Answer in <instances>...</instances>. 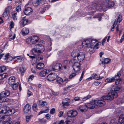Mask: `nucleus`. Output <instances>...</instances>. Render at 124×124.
I'll list each match as a JSON object with an SVG mask.
<instances>
[{
  "label": "nucleus",
  "instance_id": "nucleus-1",
  "mask_svg": "<svg viewBox=\"0 0 124 124\" xmlns=\"http://www.w3.org/2000/svg\"><path fill=\"white\" fill-rule=\"evenodd\" d=\"M104 4L101 3L100 2L98 4L94 3L91 6V8L90 6L89 7L90 10H91L92 11L89 12V15H92L93 13L96 10L101 11L104 10L105 8H109L111 7H113L115 2L112 0H103Z\"/></svg>",
  "mask_w": 124,
  "mask_h": 124
},
{
  "label": "nucleus",
  "instance_id": "nucleus-2",
  "mask_svg": "<svg viewBox=\"0 0 124 124\" xmlns=\"http://www.w3.org/2000/svg\"><path fill=\"white\" fill-rule=\"evenodd\" d=\"M118 94L115 91H111L108 93V95L103 96L102 98L105 100H111L114 98L117 97Z\"/></svg>",
  "mask_w": 124,
  "mask_h": 124
},
{
  "label": "nucleus",
  "instance_id": "nucleus-3",
  "mask_svg": "<svg viewBox=\"0 0 124 124\" xmlns=\"http://www.w3.org/2000/svg\"><path fill=\"white\" fill-rule=\"evenodd\" d=\"M62 65L57 61L53 62L51 65L53 70L55 71L60 70L62 68Z\"/></svg>",
  "mask_w": 124,
  "mask_h": 124
},
{
  "label": "nucleus",
  "instance_id": "nucleus-4",
  "mask_svg": "<svg viewBox=\"0 0 124 124\" xmlns=\"http://www.w3.org/2000/svg\"><path fill=\"white\" fill-rule=\"evenodd\" d=\"M45 48L43 45L38 44L35 45L32 50L36 53H40L43 52L45 50Z\"/></svg>",
  "mask_w": 124,
  "mask_h": 124
},
{
  "label": "nucleus",
  "instance_id": "nucleus-5",
  "mask_svg": "<svg viewBox=\"0 0 124 124\" xmlns=\"http://www.w3.org/2000/svg\"><path fill=\"white\" fill-rule=\"evenodd\" d=\"M91 46L89 39H84L81 45H79L78 46V48L80 49L83 47L87 48Z\"/></svg>",
  "mask_w": 124,
  "mask_h": 124
},
{
  "label": "nucleus",
  "instance_id": "nucleus-6",
  "mask_svg": "<svg viewBox=\"0 0 124 124\" xmlns=\"http://www.w3.org/2000/svg\"><path fill=\"white\" fill-rule=\"evenodd\" d=\"M102 97L103 96L101 97L100 100H94L95 105L102 106L105 104V102L104 100H105V99L102 98Z\"/></svg>",
  "mask_w": 124,
  "mask_h": 124
},
{
  "label": "nucleus",
  "instance_id": "nucleus-7",
  "mask_svg": "<svg viewBox=\"0 0 124 124\" xmlns=\"http://www.w3.org/2000/svg\"><path fill=\"white\" fill-rule=\"evenodd\" d=\"M78 114V112L76 110H72L68 111L67 114L68 117H72L76 116Z\"/></svg>",
  "mask_w": 124,
  "mask_h": 124
},
{
  "label": "nucleus",
  "instance_id": "nucleus-8",
  "mask_svg": "<svg viewBox=\"0 0 124 124\" xmlns=\"http://www.w3.org/2000/svg\"><path fill=\"white\" fill-rule=\"evenodd\" d=\"M57 75L56 74L51 73L47 76V80L49 81H52L54 80L57 78Z\"/></svg>",
  "mask_w": 124,
  "mask_h": 124
},
{
  "label": "nucleus",
  "instance_id": "nucleus-9",
  "mask_svg": "<svg viewBox=\"0 0 124 124\" xmlns=\"http://www.w3.org/2000/svg\"><path fill=\"white\" fill-rule=\"evenodd\" d=\"M91 95H88L87 96L84 97V98H80L79 97H75L73 100L75 101H77L78 100H80L81 101H85L89 99L91 97Z\"/></svg>",
  "mask_w": 124,
  "mask_h": 124
},
{
  "label": "nucleus",
  "instance_id": "nucleus-10",
  "mask_svg": "<svg viewBox=\"0 0 124 124\" xmlns=\"http://www.w3.org/2000/svg\"><path fill=\"white\" fill-rule=\"evenodd\" d=\"M39 37L35 35L32 36L30 38V41L31 43L36 44L39 41Z\"/></svg>",
  "mask_w": 124,
  "mask_h": 124
},
{
  "label": "nucleus",
  "instance_id": "nucleus-11",
  "mask_svg": "<svg viewBox=\"0 0 124 124\" xmlns=\"http://www.w3.org/2000/svg\"><path fill=\"white\" fill-rule=\"evenodd\" d=\"M85 55V53L80 51L77 57L78 60L80 62L83 61L84 59Z\"/></svg>",
  "mask_w": 124,
  "mask_h": 124
},
{
  "label": "nucleus",
  "instance_id": "nucleus-12",
  "mask_svg": "<svg viewBox=\"0 0 124 124\" xmlns=\"http://www.w3.org/2000/svg\"><path fill=\"white\" fill-rule=\"evenodd\" d=\"M50 70L49 69H45L41 71L39 73L40 76L42 77H45L46 75L49 73Z\"/></svg>",
  "mask_w": 124,
  "mask_h": 124
},
{
  "label": "nucleus",
  "instance_id": "nucleus-13",
  "mask_svg": "<svg viewBox=\"0 0 124 124\" xmlns=\"http://www.w3.org/2000/svg\"><path fill=\"white\" fill-rule=\"evenodd\" d=\"M87 108L93 109L95 107V102L94 100L91 101L90 102L85 104Z\"/></svg>",
  "mask_w": 124,
  "mask_h": 124
},
{
  "label": "nucleus",
  "instance_id": "nucleus-14",
  "mask_svg": "<svg viewBox=\"0 0 124 124\" xmlns=\"http://www.w3.org/2000/svg\"><path fill=\"white\" fill-rule=\"evenodd\" d=\"M32 11L33 10L31 8L28 7L25 9L23 12L25 15H29L31 14Z\"/></svg>",
  "mask_w": 124,
  "mask_h": 124
},
{
  "label": "nucleus",
  "instance_id": "nucleus-15",
  "mask_svg": "<svg viewBox=\"0 0 124 124\" xmlns=\"http://www.w3.org/2000/svg\"><path fill=\"white\" fill-rule=\"evenodd\" d=\"M70 101V100L69 98H66L64 99L62 103L63 107H65L66 106L69 105Z\"/></svg>",
  "mask_w": 124,
  "mask_h": 124
},
{
  "label": "nucleus",
  "instance_id": "nucleus-16",
  "mask_svg": "<svg viewBox=\"0 0 124 124\" xmlns=\"http://www.w3.org/2000/svg\"><path fill=\"white\" fill-rule=\"evenodd\" d=\"M72 67L75 71H78L80 70V64L79 62L76 63Z\"/></svg>",
  "mask_w": 124,
  "mask_h": 124
},
{
  "label": "nucleus",
  "instance_id": "nucleus-17",
  "mask_svg": "<svg viewBox=\"0 0 124 124\" xmlns=\"http://www.w3.org/2000/svg\"><path fill=\"white\" fill-rule=\"evenodd\" d=\"M31 106L29 104H26L24 107L23 110L25 113H31L30 109H31Z\"/></svg>",
  "mask_w": 124,
  "mask_h": 124
},
{
  "label": "nucleus",
  "instance_id": "nucleus-18",
  "mask_svg": "<svg viewBox=\"0 0 124 124\" xmlns=\"http://www.w3.org/2000/svg\"><path fill=\"white\" fill-rule=\"evenodd\" d=\"M15 78L12 76L10 77L8 79V82L9 84L10 85H12L15 83Z\"/></svg>",
  "mask_w": 124,
  "mask_h": 124
},
{
  "label": "nucleus",
  "instance_id": "nucleus-19",
  "mask_svg": "<svg viewBox=\"0 0 124 124\" xmlns=\"http://www.w3.org/2000/svg\"><path fill=\"white\" fill-rule=\"evenodd\" d=\"M28 20L26 19L25 17H24L22 19L20 20L19 23L21 26L22 25L23 26H24L28 23Z\"/></svg>",
  "mask_w": 124,
  "mask_h": 124
},
{
  "label": "nucleus",
  "instance_id": "nucleus-20",
  "mask_svg": "<svg viewBox=\"0 0 124 124\" xmlns=\"http://www.w3.org/2000/svg\"><path fill=\"white\" fill-rule=\"evenodd\" d=\"M80 51L78 50H74L71 53V55L73 57H77Z\"/></svg>",
  "mask_w": 124,
  "mask_h": 124
},
{
  "label": "nucleus",
  "instance_id": "nucleus-21",
  "mask_svg": "<svg viewBox=\"0 0 124 124\" xmlns=\"http://www.w3.org/2000/svg\"><path fill=\"white\" fill-rule=\"evenodd\" d=\"M10 94V92L9 91H5L2 92L0 94L1 95L2 97H3L7 99L6 97L8 96Z\"/></svg>",
  "mask_w": 124,
  "mask_h": 124
},
{
  "label": "nucleus",
  "instance_id": "nucleus-22",
  "mask_svg": "<svg viewBox=\"0 0 124 124\" xmlns=\"http://www.w3.org/2000/svg\"><path fill=\"white\" fill-rule=\"evenodd\" d=\"M11 7L10 6H8L5 10V11L3 13L2 16L4 17H6L7 16L9 12V10L11 9Z\"/></svg>",
  "mask_w": 124,
  "mask_h": 124
},
{
  "label": "nucleus",
  "instance_id": "nucleus-23",
  "mask_svg": "<svg viewBox=\"0 0 124 124\" xmlns=\"http://www.w3.org/2000/svg\"><path fill=\"white\" fill-rule=\"evenodd\" d=\"M8 108V107L7 106L1 107L0 108V114L3 113H6L7 111V110Z\"/></svg>",
  "mask_w": 124,
  "mask_h": 124
},
{
  "label": "nucleus",
  "instance_id": "nucleus-24",
  "mask_svg": "<svg viewBox=\"0 0 124 124\" xmlns=\"http://www.w3.org/2000/svg\"><path fill=\"white\" fill-rule=\"evenodd\" d=\"M78 62H77V60L76 59L74 58H72L70 61L69 64L70 65L72 66L73 67L74 65L76 63Z\"/></svg>",
  "mask_w": 124,
  "mask_h": 124
},
{
  "label": "nucleus",
  "instance_id": "nucleus-25",
  "mask_svg": "<svg viewBox=\"0 0 124 124\" xmlns=\"http://www.w3.org/2000/svg\"><path fill=\"white\" fill-rule=\"evenodd\" d=\"M7 110V111L6 113L7 114V116L11 115L12 114H14L15 112V110L14 109H9V107L8 109Z\"/></svg>",
  "mask_w": 124,
  "mask_h": 124
},
{
  "label": "nucleus",
  "instance_id": "nucleus-26",
  "mask_svg": "<svg viewBox=\"0 0 124 124\" xmlns=\"http://www.w3.org/2000/svg\"><path fill=\"white\" fill-rule=\"evenodd\" d=\"M4 59L6 60V61L7 62L11 61L12 59V57L9 56V53H8L6 54Z\"/></svg>",
  "mask_w": 124,
  "mask_h": 124
},
{
  "label": "nucleus",
  "instance_id": "nucleus-27",
  "mask_svg": "<svg viewBox=\"0 0 124 124\" xmlns=\"http://www.w3.org/2000/svg\"><path fill=\"white\" fill-rule=\"evenodd\" d=\"M29 32V30L28 28H23L21 31L23 35L27 34Z\"/></svg>",
  "mask_w": 124,
  "mask_h": 124
},
{
  "label": "nucleus",
  "instance_id": "nucleus-28",
  "mask_svg": "<svg viewBox=\"0 0 124 124\" xmlns=\"http://www.w3.org/2000/svg\"><path fill=\"white\" fill-rule=\"evenodd\" d=\"M87 108L85 106V104L84 105L80 106L79 107L78 110L80 111L81 112H84L86 110Z\"/></svg>",
  "mask_w": 124,
  "mask_h": 124
},
{
  "label": "nucleus",
  "instance_id": "nucleus-29",
  "mask_svg": "<svg viewBox=\"0 0 124 124\" xmlns=\"http://www.w3.org/2000/svg\"><path fill=\"white\" fill-rule=\"evenodd\" d=\"M124 70L123 69V68H122L120 71L117 73V75L115 76V78H115L116 79L115 80L119 79L121 75V73H122Z\"/></svg>",
  "mask_w": 124,
  "mask_h": 124
},
{
  "label": "nucleus",
  "instance_id": "nucleus-30",
  "mask_svg": "<svg viewBox=\"0 0 124 124\" xmlns=\"http://www.w3.org/2000/svg\"><path fill=\"white\" fill-rule=\"evenodd\" d=\"M44 66V63L41 62L38 63L36 66V68L39 69L40 70L43 68Z\"/></svg>",
  "mask_w": 124,
  "mask_h": 124
},
{
  "label": "nucleus",
  "instance_id": "nucleus-31",
  "mask_svg": "<svg viewBox=\"0 0 124 124\" xmlns=\"http://www.w3.org/2000/svg\"><path fill=\"white\" fill-rule=\"evenodd\" d=\"M119 124H124V115H121L120 116L119 118Z\"/></svg>",
  "mask_w": 124,
  "mask_h": 124
},
{
  "label": "nucleus",
  "instance_id": "nucleus-32",
  "mask_svg": "<svg viewBox=\"0 0 124 124\" xmlns=\"http://www.w3.org/2000/svg\"><path fill=\"white\" fill-rule=\"evenodd\" d=\"M115 79H116L114 78V77H112L111 78H108L106 79L105 82L106 83L113 82L114 81Z\"/></svg>",
  "mask_w": 124,
  "mask_h": 124
},
{
  "label": "nucleus",
  "instance_id": "nucleus-33",
  "mask_svg": "<svg viewBox=\"0 0 124 124\" xmlns=\"http://www.w3.org/2000/svg\"><path fill=\"white\" fill-rule=\"evenodd\" d=\"M91 46H93L95 43L98 42V41L95 39H89Z\"/></svg>",
  "mask_w": 124,
  "mask_h": 124
},
{
  "label": "nucleus",
  "instance_id": "nucleus-34",
  "mask_svg": "<svg viewBox=\"0 0 124 124\" xmlns=\"http://www.w3.org/2000/svg\"><path fill=\"white\" fill-rule=\"evenodd\" d=\"M103 14L102 13H100L97 14L96 16H94L93 17V18H99L98 19V20L99 21H100L101 19V16H103Z\"/></svg>",
  "mask_w": 124,
  "mask_h": 124
},
{
  "label": "nucleus",
  "instance_id": "nucleus-35",
  "mask_svg": "<svg viewBox=\"0 0 124 124\" xmlns=\"http://www.w3.org/2000/svg\"><path fill=\"white\" fill-rule=\"evenodd\" d=\"M25 70V69L23 67L20 68L17 70L18 73H20L21 72V75L22 76L23 75V73L24 72Z\"/></svg>",
  "mask_w": 124,
  "mask_h": 124
},
{
  "label": "nucleus",
  "instance_id": "nucleus-36",
  "mask_svg": "<svg viewBox=\"0 0 124 124\" xmlns=\"http://www.w3.org/2000/svg\"><path fill=\"white\" fill-rule=\"evenodd\" d=\"M110 60L108 58H105L102 60V63L104 64H107L109 62Z\"/></svg>",
  "mask_w": 124,
  "mask_h": 124
},
{
  "label": "nucleus",
  "instance_id": "nucleus-37",
  "mask_svg": "<svg viewBox=\"0 0 124 124\" xmlns=\"http://www.w3.org/2000/svg\"><path fill=\"white\" fill-rule=\"evenodd\" d=\"M49 107H47L45 108V109L44 110H41L40 111L38 115H40L43 113H47L49 111Z\"/></svg>",
  "mask_w": 124,
  "mask_h": 124
},
{
  "label": "nucleus",
  "instance_id": "nucleus-38",
  "mask_svg": "<svg viewBox=\"0 0 124 124\" xmlns=\"http://www.w3.org/2000/svg\"><path fill=\"white\" fill-rule=\"evenodd\" d=\"M120 123H119V121L118 122H117V121L115 119H112L110 122L109 124H119Z\"/></svg>",
  "mask_w": 124,
  "mask_h": 124
},
{
  "label": "nucleus",
  "instance_id": "nucleus-39",
  "mask_svg": "<svg viewBox=\"0 0 124 124\" xmlns=\"http://www.w3.org/2000/svg\"><path fill=\"white\" fill-rule=\"evenodd\" d=\"M11 15H12V17L13 19V20L14 21L16 20L17 19V17L16 16L17 13H13L12 12L11 14Z\"/></svg>",
  "mask_w": 124,
  "mask_h": 124
},
{
  "label": "nucleus",
  "instance_id": "nucleus-40",
  "mask_svg": "<svg viewBox=\"0 0 124 124\" xmlns=\"http://www.w3.org/2000/svg\"><path fill=\"white\" fill-rule=\"evenodd\" d=\"M56 82L60 84H62L63 83V80L60 77L56 78Z\"/></svg>",
  "mask_w": 124,
  "mask_h": 124
},
{
  "label": "nucleus",
  "instance_id": "nucleus-41",
  "mask_svg": "<svg viewBox=\"0 0 124 124\" xmlns=\"http://www.w3.org/2000/svg\"><path fill=\"white\" fill-rule=\"evenodd\" d=\"M42 0H37L33 2V4L34 6H37L42 2Z\"/></svg>",
  "mask_w": 124,
  "mask_h": 124
},
{
  "label": "nucleus",
  "instance_id": "nucleus-42",
  "mask_svg": "<svg viewBox=\"0 0 124 124\" xmlns=\"http://www.w3.org/2000/svg\"><path fill=\"white\" fill-rule=\"evenodd\" d=\"M8 77V75L7 73H4L3 74H0V80H2L4 78Z\"/></svg>",
  "mask_w": 124,
  "mask_h": 124
},
{
  "label": "nucleus",
  "instance_id": "nucleus-43",
  "mask_svg": "<svg viewBox=\"0 0 124 124\" xmlns=\"http://www.w3.org/2000/svg\"><path fill=\"white\" fill-rule=\"evenodd\" d=\"M39 105H41V106H43L46 105L47 103L45 101H40L39 102Z\"/></svg>",
  "mask_w": 124,
  "mask_h": 124
},
{
  "label": "nucleus",
  "instance_id": "nucleus-44",
  "mask_svg": "<svg viewBox=\"0 0 124 124\" xmlns=\"http://www.w3.org/2000/svg\"><path fill=\"white\" fill-rule=\"evenodd\" d=\"M15 59V60L17 61V62H20L22 61L23 60V58L21 56H16L14 57Z\"/></svg>",
  "mask_w": 124,
  "mask_h": 124
},
{
  "label": "nucleus",
  "instance_id": "nucleus-45",
  "mask_svg": "<svg viewBox=\"0 0 124 124\" xmlns=\"http://www.w3.org/2000/svg\"><path fill=\"white\" fill-rule=\"evenodd\" d=\"M39 122L41 124H44L46 122V120L44 118L39 119Z\"/></svg>",
  "mask_w": 124,
  "mask_h": 124
},
{
  "label": "nucleus",
  "instance_id": "nucleus-46",
  "mask_svg": "<svg viewBox=\"0 0 124 124\" xmlns=\"http://www.w3.org/2000/svg\"><path fill=\"white\" fill-rule=\"evenodd\" d=\"M7 100L5 99L4 97L1 96V95H0V102H2L6 101H7Z\"/></svg>",
  "mask_w": 124,
  "mask_h": 124
},
{
  "label": "nucleus",
  "instance_id": "nucleus-47",
  "mask_svg": "<svg viewBox=\"0 0 124 124\" xmlns=\"http://www.w3.org/2000/svg\"><path fill=\"white\" fill-rule=\"evenodd\" d=\"M6 70V68L5 66H3L0 67V72H2L4 71H5Z\"/></svg>",
  "mask_w": 124,
  "mask_h": 124
},
{
  "label": "nucleus",
  "instance_id": "nucleus-48",
  "mask_svg": "<svg viewBox=\"0 0 124 124\" xmlns=\"http://www.w3.org/2000/svg\"><path fill=\"white\" fill-rule=\"evenodd\" d=\"M88 48V50L90 51V53H93L94 52L93 49H94L93 48V46H90L87 47Z\"/></svg>",
  "mask_w": 124,
  "mask_h": 124
},
{
  "label": "nucleus",
  "instance_id": "nucleus-49",
  "mask_svg": "<svg viewBox=\"0 0 124 124\" xmlns=\"http://www.w3.org/2000/svg\"><path fill=\"white\" fill-rule=\"evenodd\" d=\"M19 84V83L18 82L16 83H14V84L13 85L12 88L13 90H16L17 88L18 87Z\"/></svg>",
  "mask_w": 124,
  "mask_h": 124
},
{
  "label": "nucleus",
  "instance_id": "nucleus-50",
  "mask_svg": "<svg viewBox=\"0 0 124 124\" xmlns=\"http://www.w3.org/2000/svg\"><path fill=\"white\" fill-rule=\"evenodd\" d=\"M97 77V75L95 73H94L91 75V77L88 78V79H90L92 80L93 79H94L95 78H96Z\"/></svg>",
  "mask_w": 124,
  "mask_h": 124
},
{
  "label": "nucleus",
  "instance_id": "nucleus-51",
  "mask_svg": "<svg viewBox=\"0 0 124 124\" xmlns=\"http://www.w3.org/2000/svg\"><path fill=\"white\" fill-rule=\"evenodd\" d=\"M77 74L76 73H71L69 76V78L70 79H71L72 78L74 77Z\"/></svg>",
  "mask_w": 124,
  "mask_h": 124
},
{
  "label": "nucleus",
  "instance_id": "nucleus-52",
  "mask_svg": "<svg viewBox=\"0 0 124 124\" xmlns=\"http://www.w3.org/2000/svg\"><path fill=\"white\" fill-rule=\"evenodd\" d=\"M32 108L33 110L35 112H37L38 109L37 107V104L35 103L33 104L32 106Z\"/></svg>",
  "mask_w": 124,
  "mask_h": 124
},
{
  "label": "nucleus",
  "instance_id": "nucleus-53",
  "mask_svg": "<svg viewBox=\"0 0 124 124\" xmlns=\"http://www.w3.org/2000/svg\"><path fill=\"white\" fill-rule=\"evenodd\" d=\"M122 20L121 19V16L119 15L118 16V18L117 20V21L116 22V24L118 23H119Z\"/></svg>",
  "mask_w": 124,
  "mask_h": 124
},
{
  "label": "nucleus",
  "instance_id": "nucleus-54",
  "mask_svg": "<svg viewBox=\"0 0 124 124\" xmlns=\"http://www.w3.org/2000/svg\"><path fill=\"white\" fill-rule=\"evenodd\" d=\"M116 80L115 82V83L116 85H118L121 81V79H118Z\"/></svg>",
  "mask_w": 124,
  "mask_h": 124
},
{
  "label": "nucleus",
  "instance_id": "nucleus-55",
  "mask_svg": "<svg viewBox=\"0 0 124 124\" xmlns=\"http://www.w3.org/2000/svg\"><path fill=\"white\" fill-rule=\"evenodd\" d=\"M43 59V57L42 56H37L36 57V61H39L40 60H41Z\"/></svg>",
  "mask_w": 124,
  "mask_h": 124
},
{
  "label": "nucleus",
  "instance_id": "nucleus-56",
  "mask_svg": "<svg viewBox=\"0 0 124 124\" xmlns=\"http://www.w3.org/2000/svg\"><path fill=\"white\" fill-rule=\"evenodd\" d=\"M99 45L98 43H97L95 45H94V46H93V48L94 49H96L99 48Z\"/></svg>",
  "mask_w": 124,
  "mask_h": 124
},
{
  "label": "nucleus",
  "instance_id": "nucleus-57",
  "mask_svg": "<svg viewBox=\"0 0 124 124\" xmlns=\"http://www.w3.org/2000/svg\"><path fill=\"white\" fill-rule=\"evenodd\" d=\"M72 86V85H71L67 87H65L63 88V90L64 91H67L69 90V89Z\"/></svg>",
  "mask_w": 124,
  "mask_h": 124
},
{
  "label": "nucleus",
  "instance_id": "nucleus-58",
  "mask_svg": "<svg viewBox=\"0 0 124 124\" xmlns=\"http://www.w3.org/2000/svg\"><path fill=\"white\" fill-rule=\"evenodd\" d=\"M85 73V71H83V72L82 73V74L81 75V76L80 78V79H79V81H81L82 79L83 78V76L84 75Z\"/></svg>",
  "mask_w": 124,
  "mask_h": 124
},
{
  "label": "nucleus",
  "instance_id": "nucleus-59",
  "mask_svg": "<svg viewBox=\"0 0 124 124\" xmlns=\"http://www.w3.org/2000/svg\"><path fill=\"white\" fill-rule=\"evenodd\" d=\"M101 82L100 81H96L94 82V84L96 86H97Z\"/></svg>",
  "mask_w": 124,
  "mask_h": 124
},
{
  "label": "nucleus",
  "instance_id": "nucleus-60",
  "mask_svg": "<svg viewBox=\"0 0 124 124\" xmlns=\"http://www.w3.org/2000/svg\"><path fill=\"white\" fill-rule=\"evenodd\" d=\"M14 23L13 21H11L10 25L9 27L10 29H12L14 28Z\"/></svg>",
  "mask_w": 124,
  "mask_h": 124
},
{
  "label": "nucleus",
  "instance_id": "nucleus-61",
  "mask_svg": "<svg viewBox=\"0 0 124 124\" xmlns=\"http://www.w3.org/2000/svg\"><path fill=\"white\" fill-rule=\"evenodd\" d=\"M16 10L17 12H19V11L21 10V7L20 6H17L16 8Z\"/></svg>",
  "mask_w": 124,
  "mask_h": 124
},
{
  "label": "nucleus",
  "instance_id": "nucleus-62",
  "mask_svg": "<svg viewBox=\"0 0 124 124\" xmlns=\"http://www.w3.org/2000/svg\"><path fill=\"white\" fill-rule=\"evenodd\" d=\"M55 109L54 108H52L50 111V113L52 115L54 114L55 113Z\"/></svg>",
  "mask_w": 124,
  "mask_h": 124
},
{
  "label": "nucleus",
  "instance_id": "nucleus-63",
  "mask_svg": "<svg viewBox=\"0 0 124 124\" xmlns=\"http://www.w3.org/2000/svg\"><path fill=\"white\" fill-rule=\"evenodd\" d=\"M46 7H45V8L44 7L42 9V10L40 12L41 14H43L44 12L46 10Z\"/></svg>",
  "mask_w": 124,
  "mask_h": 124
},
{
  "label": "nucleus",
  "instance_id": "nucleus-64",
  "mask_svg": "<svg viewBox=\"0 0 124 124\" xmlns=\"http://www.w3.org/2000/svg\"><path fill=\"white\" fill-rule=\"evenodd\" d=\"M45 116L47 119H50L51 115L49 114H47Z\"/></svg>",
  "mask_w": 124,
  "mask_h": 124
}]
</instances>
